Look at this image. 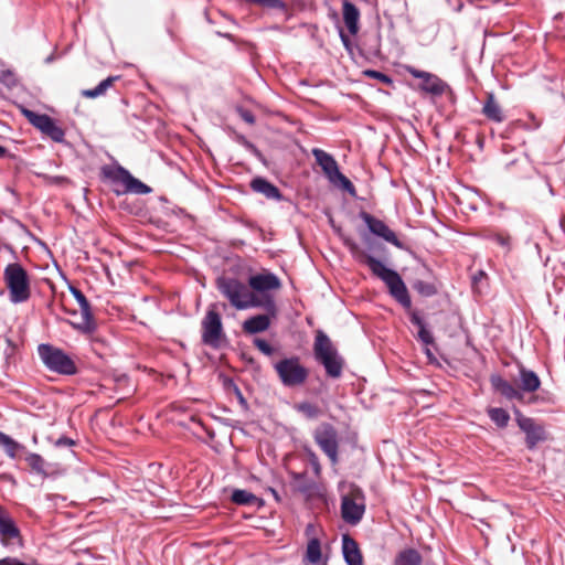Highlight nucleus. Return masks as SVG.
<instances>
[{
	"label": "nucleus",
	"mask_w": 565,
	"mask_h": 565,
	"mask_svg": "<svg viewBox=\"0 0 565 565\" xmlns=\"http://www.w3.org/2000/svg\"><path fill=\"white\" fill-rule=\"evenodd\" d=\"M343 244L350 250L352 257L360 264L369 267L371 273L380 278L387 287L390 295L405 309L412 308V299L407 287L401 275L384 265V263L374 256L367 254L352 238H344Z\"/></svg>",
	"instance_id": "f257e3e1"
},
{
	"label": "nucleus",
	"mask_w": 565,
	"mask_h": 565,
	"mask_svg": "<svg viewBox=\"0 0 565 565\" xmlns=\"http://www.w3.org/2000/svg\"><path fill=\"white\" fill-rule=\"evenodd\" d=\"M216 288L237 310L259 308L274 315L275 301L268 297H258L250 291L248 282L245 284L236 277L220 276L216 279Z\"/></svg>",
	"instance_id": "f03ea898"
},
{
	"label": "nucleus",
	"mask_w": 565,
	"mask_h": 565,
	"mask_svg": "<svg viewBox=\"0 0 565 565\" xmlns=\"http://www.w3.org/2000/svg\"><path fill=\"white\" fill-rule=\"evenodd\" d=\"M519 387L514 386L500 374H491L489 381L493 392L500 394L507 401L516 399L522 402L524 399V393H534L540 388L541 380L534 371L526 369L522 364L519 365Z\"/></svg>",
	"instance_id": "7ed1b4c3"
},
{
	"label": "nucleus",
	"mask_w": 565,
	"mask_h": 565,
	"mask_svg": "<svg viewBox=\"0 0 565 565\" xmlns=\"http://www.w3.org/2000/svg\"><path fill=\"white\" fill-rule=\"evenodd\" d=\"M313 356L324 367L329 377H341L345 365L344 359L340 355L331 339L321 330L316 333Z\"/></svg>",
	"instance_id": "20e7f679"
},
{
	"label": "nucleus",
	"mask_w": 565,
	"mask_h": 565,
	"mask_svg": "<svg viewBox=\"0 0 565 565\" xmlns=\"http://www.w3.org/2000/svg\"><path fill=\"white\" fill-rule=\"evenodd\" d=\"M3 280L9 291L10 302L17 305L26 302L30 299V276L20 263H10L4 267Z\"/></svg>",
	"instance_id": "39448f33"
},
{
	"label": "nucleus",
	"mask_w": 565,
	"mask_h": 565,
	"mask_svg": "<svg viewBox=\"0 0 565 565\" xmlns=\"http://www.w3.org/2000/svg\"><path fill=\"white\" fill-rule=\"evenodd\" d=\"M38 354L47 370L61 375H74L77 367L73 359L62 349L49 343L38 347Z\"/></svg>",
	"instance_id": "423d86ee"
},
{
	"label": "nucleus",
	"mask_w": 565,
	"mask_h": 565,
	"mask_svg": "<svg viewBox=\"0 0 565 565\" xmlns=\"http://www.w3.org/2000/svg\"><path fill=\"white\" fill-rule=\"evenodd\" d=\"M102 174L117 195L141 193V181L132 177L130 172L121 166H104L102 168Z\"/></svg>",
	"instance_id": "0eeeda50"
},
{
	"label": "nucleus",
	"mask_w": 565,
	"mask_h": 565,
	"mask_svg": "<svg viewBox=\"0 0 565 565\" xmlns=\"http://www.w3.org/2000/svg\"><path fill=\"white\" fill-rule=\"evenodd\" d=\"M312 154L316 159V162L320 166L324 175L333 185L341 188L345 192H348L351 196L356 195V190L353 183L340 171L338 162L328 152L322 149L315 148L312 149Z\"/></svg>",
	"instance_id": "6e6552de"
},
{
	"label": "nucleus",
	"mask_w": 565,
	"mask_h": 565,
	"mask_svg": "<svg viewBox=\"0 0 565 565\" xmlns=\"http://www.w3.org/2000/svg\"><path fill=\"white\" fill-rule=\"evenodd\" d=\"M281 384L286 387L301 386L309 376V371L300 363L298 356L285 358L274 364Z\"/></svg>",
	"instance_id": "1a4fd4ad"
},
{
	"label": "nucleus",
	"mask_w": 565,
	"mask_h": 565,
	"mask_svg": "<svg viewBox=\"0 0 565 565\" xmlns=\"http://www.w3.org/2000/svg\"><path fill=\"white\" fill-rule=\"evenodd\" d=\"M515 423L521 431L525 434L526 448L533 450L540 443L547 439V434L543 425L534 418L525 416L516 406L512 407Z\"/></svg>",
	"instance_id": "9d476101"
},
{
	"label": "nucleus",
	"mask_w": 565,
	"mask_h": 565,
	"mask_svg": "<svg viewBox=\"0 0 565 565\" xmlns=\"http://www.w3.org/2000/svg\"><path fill=\"white\" fill-rule=\"evenodd\" d=\"M224 337L221 315L215 303L211 305L202 320V342L211 348L218 349Z\"/></svg>",
	"instance_id": "9b49d317"
},
{
	"label": "nucleus",
	"mask_w": 565,
	"mask_h": 565,
	"mask_svg": "<svg viewBox=\"0 0 565 565\" xmlns=\"http://www.w3.org/2000/svg\"><path fill=\"white\" fill-rule=\"evenodd\" d=\"M248 286L250 291L258 297H268L275 301L274 296L269 292L273 290H279L281 288V280L276 274L264 270L262 273L250 275L248 277Z\"/></svg>",
	"instance_id": "f8f14e48"
},
{
	"label": "nucleus",
	"mask_w": 565,
	"mask_h": 565,
	"mask_svg": "<svg viewBox=\"0 0 565 565\" xmlns=\"http://www.w3.org/2000/svg\"><path fill=\"white\" fill-rule=\"evenodd\" d=\"M313 438L320 449L329 457L330 461L335 465L338 462V434L335 428L328 423L319 426L315 433Z\"/></svg>",
	"instance_id": "ddd939ff"
},
{
	"label": "nucleus",
	"mask_w": 565,
	"mask_h": 565,
	"mask_svg": "<svg viewBox=\"0 0 565 565\" xmlns=\"http://www.w3.org/2000/svg\"><path fill=\"white\" fill-rule=\"evenodd\" d=\"M0 542L4 546H23L21 531L11 513L0 504Z\"/></svg>",
	"instance_id": "4468645a"
},
{
	"label": "nucleus",
	"mask_w": 565,
	"mask_h": 565,
	"mask_svg": "<svg viewBox=\"0 0 565 565\" xmlns=\"http://www.w3.org/2000/svg\"><path fill=\"white\" fill-rule=\"evenodd\" d=\"M70 292L73 295L81 308L82 319L79 322H72L71 324L76 329L85 333L95 331L96 323L93 317L92 307L85 295L75 286H68Z\"/></svg>",
	"instance_id": "2eb2a0df"
},
{
	"label": "nucleus",
	"mask_w": 565,
	"mask_h": 565,
	"mask_svg": "<svg viewBox=\"0 0 565 565\" xmlns=\"http://www.w3.org/2000/svg\"><path fill=\"white\" fill-rule=\"evenodd\" d=\"M359 216L373 235L383 238L385 242L391 243L399 249L405 248L404 244L397 238L394 231H392L382 220L376 218L365 211H361Z\"/></svg>",
	"instance_id": "dca6fc26"
},
{
	"label": "nucleus",
	"mask_w": 565,
	"mask_h": 565,
	"mask_svg": "<svg viewBox=\"0 0 565 565\" xmlns=\"http://www.w3.org/2000/svg\"><path fill=\"white\" fill-rule=\"evenodd\" d=\"M361 501L358 498L344 495L341 499V516L348 524L356 525L363 519L365 513L364 498L361 495Z\"/></svg>",
	"instance_id": "f3484780"
},
{
	"label": "nucleus",
	"mask_w": 565,
	"mask_h": 565,
	"mask_svg": "<svg viewBox=\"0 0 565 565\" xmlns=\"http://www.w3.org/2000/svg\"><path fill=\"white\" fill-rule=\"evenodd\" d=\"M290 488L295 493H299L305 500H311L318 492V483L308 477L307 472L290 471Z\"/></svg>",
	"instance_id": "a211bd4d"
},
{
	"label": "nucleus",
	"mask_w": 565,
	"mask_h": 565,
	"mask_svg": "<svg viewBox=\"0 0 565 565\" xmlns=\"http://www.w3.org/2000/svg\"><path fill=\"white\" fill-rule=\"evenodd\" d=\"M278 313L277 305L275 303L274 315L265 311L263 315H256L243 322V330L248 334H256L266 331L270 327V319L276 318Z\"/></svg>",
	"instance_id": "6ab92c4d"
},
{
	"label": "nucleus",
	"mask_w": 565,
	"mask_h": 565,
	"mask_svg": "<svg viewBox=\"0 0 565 565\" xmlns=\"http://www.w3.org/2000/svg\"><path fill=\"white\" fill-rule=\"evenodd\" d=\"M342 553L347 565H363L359 545L349 534L342 536Z\"/></svg>",
	"instance_id": "aec40b11"
},
{
	"label": "nucleus",
	"mask_w": 565,
	"mask_h": 565,
	"mask_svg": "<svg viewBox=\"0 0 565 565\" xmlns=\"http://www.w3.org/2000/svg\"><path fill=\"white\" fill-rule=\"evenodd\" d=\"M250 189L254 192L262 193L266 199L281 201L284 199L280 190L267 179L256 177L250 181Z\"/></svg>",
	"instance_id": "412c9836"
},
{
	"label": "nucleus",
	"mask_w": 565,
	"mask_h": 565,
	"mask_svg": "<svg viewBox=\"0 0 565 565\" xmlns=\"http://www.w3.org/2000/svg\"><path fill=\"white\" fill-rule=\"evenodd\" d=\"M420 90L431 96L438 97L446 93L452 94L450 86L437 75L419 84Z\"/></svg>",
	"instance_id": "4be33fe9"
},
{
	"label": "nucleus",
	"mask_w": 565,
	"mask_h": 565,
	"mask_svg": "<svg viewBox=\"0 0 565 565\" xmlns=\"http://www.w3.org/2000/svg\"><path fill=\"white\" fill-rule=\"evenodd\" d=\"M342 14L345 26L351 34H356L359 31L360 11L355 4L349 0L342 3Z\"/></svg>",
	"instance_id": "5701e85b"
},
{
	"label": "nucleus",
	"mask_w": 565,
	"mask_h": 565,
	"mask_svg": "<svg viewBox=\"0 0 565 565\" xmlns=\"http://www.w3.org/2000/svg\"><path fill=\"white\" fill-rule=\"evenodd\" d=\"M482 114L487 119L494 122H502L504 120L502 108L497 102L493 93L487 94V98L482 106Z\"/></svg>",
	"instance_id": "b1692460"
},
{
	"label": "nucleus",
	"mask_w": 565,
	"mask_h": 565,
	"mask_svg": "<svg viewBox=\"0 0 565 565\" xmlns=\"http://www.w3.org/2000/svg\"><path fill=\"white\" fill-rule=\"evenodd\" d=\"M409 320H411L412 324H414L415 327L418 328V332H417L418 340L426 347L434 345L435 344L434 335L427 329L426 322L419 316V313L417 311H412L409 315Z\"/></svg>",
	"instance_id": "393cba45"
},
{
	"label": "nucleus",
	"mask_w": 565,
	"mask_h": 565,
	"mask_svg": "<svg viewBox=\"0 0 565 565\" xmlns=\"http://www.w3.org/2000/svg\"><path fill=\"white\" fill-rule=\"evenodd\" d=\"M423 557L420 553L413 547L404 548L397 553L394 565H420Z\"/></svg>",
	"instance_id": "a878e982"
},
{
	"label": "nucleus",
	"mask_w": 565,
	"mask_h": 565,
	"mask_svg": "<svg viewBox=\"0 0 565 565\" xmlns=\"http://www.w3.org/2000/svg\"><path fill=\"white\" fill-rule=\"evenodd\" d=\"M0 446L4 449L6 455L11 459H15L19 451L25 450V447L22 444L15 441L12 437L2 431H0Z\"/></svg>",
	"instance_id": "bb28decb"
},
{
	"label": "nucleus",
	"mask_w": 565,
	"mask_h": 565,
	"mask_svg": "<svg viewBox=\"0 0 565 565\" xmlns=\"http://www.w3.org/2000/svg\"><path fill=\"white\" fill-rule=\"evenodd\" d=\"M168 203V199L166 195H160L158 196L157 201L156 202H152L150 199H148L147 201H143V220L147 217V221L149 223H156V218L150 214V210H153V211H166L167 210V206L166 204Z\"/></svg>",
	"instance_id": "cd10ccee"
},
{
	"label": "nucleus",
	"mask_w": 565,
	"mask_h": 565,
	"mask_svg": "<svg viewBox=\"0 0 565 565\" xmlns=\"http://www.w3.org/2000/svg\"><path fill=\"white\" fill-rule=\"evenodd\" d=\"M231 500L233 503L244 507L255 505L259 501V499L254 493L244 489L233 490Z\"/></svg>",
	"instance_id": "c85d7f7f"
},
{
	"label": "nucleus",
	"mask_w": 565,
	"mask_h": 565,
	"mask_svg": "<svg viewBox=\"0 0 565 565\" xmlns=\"http://www.w3.org/2000/svg\"><path fill=\"white\" fill-rule=\"evenodd\" d=\"M487 414L498 428H505L510 422V414L502 407H489Z\"/></svg>",
	"instance_id": "c756f323"
},
{
	"label": "nucleus",
	"mask_w": 565,
	"mask_h": 565,
	"mask_svg": "<svg viewBox=\"0 0 565 565\" xmlns=\"http://www.w3.org/2000/svg\"><path fill=\"white\" fill-rule=\"evenodd\" d=\"M25 461L32 471H34L38 475H41L42 477H47V472L45 470L46 463L41 455L36 452H28L25 456Z\"/></svg>",
	"instance_id": "7c9ffc66"
},
{
	"label": "nucleus",
	"mask_w": 565,
	"mask_h": 565,
	"mask_svg": "<svg viewBox=\"0 0 565 565\" xmlns=\"http://www.w3.org/2000/svg\"><path fill=\"white\" fill-rule=\"evenodd\" d=\"M118 79V76H109L103 79L96 87L92 89H84L82 95L87 98H96L106 93V90L113 85V83Z\"/></svg>",
	"instance_id": "2f4dec72"
},
{
	"label": "nucleus",
	"mask_w": 565,
	"mask_h": 565,
	"mask_svg": "<svg viewBox=\"0 0 565 565\" xmlns=\"http://www.w3.org/2000/svg\"><path fill=\"white\" fill-rule=\"evenodd\" d=\"M23 115L29 120V122L34 126L36 129H39L41 132H43V129L46 127V125L50 122L52 117H50L46 114H38L33 110L24 109Z\"/></svg>",
	"instance_id": "473e14b6"
},
{
	"label": "nucleus",
	"mask_w": 565,
	"mask_h": 565,
	"mask_svg": "<svg viewBox=\"0 0 565 565\" xmlns=\"http://www.w3.org/2000/svg\"><path fill=\"white\" fill-rule=\"evenodd\" d=\"M306 558L311 564H318L321 561V543L318 537L309 540L306 551Z\"/></svg>",
	"instance_id": "72a5a7b5"
},
{
	"label": "nucleus",
	"mask_w": 565,
	"mask_h": 565,
	"mask_svg": "<svg viewBox=\"0 0 565 565\" xmlns=\"http://www.w3.org/2000/svg\"><path fill=\"white\" fill-rule=\"evenodd\" d=\"M414 290L422 297L429 298L438 292V289L434 282L425 280H415L413 284Z\"/></svg>",
	"instance_id": "f704fd0d"
},
{
	"label": "nucleus",
	"mask_w": 565,
	"mask_h": 565,
	"mask_svg": "<svg viewBox=\"0 0 565 565\" xmlns=\"http://www.w3.org/2000/svg\"><path fill=\"white\" fill-rule=\"evenodd\" d=\"M45 136L51 138L55 142H64L65 140V131L63 128L56 125L55 120L52 118L46 127L43 129Z\"/></svg>",
	"instance_id": "c9c22d12"
},
{
	"label": "nucleus",
	"mask_w": 565,
	"mask_h": 565,
	"mask_svg": "<svg viewBox=\"0 0 565 565\" xmlns=\"http://www.w3.org/2000/svg\"><path fill=\"white\" fill-rule=\"evenodd\" d=\"M295 408L308 419H315L320 415V408L310 402L298 403Z\"/></svg>",
	"instance_id": "e433bc0d"
},
{
	"label": "nucleus",
	"mask_w": 565,
	"mask_h": 565,
	"mask_svg": "<svg viewBox=\"0 0 565 565\" xmlns=\"http://www.w3.org/2000/svg\"><path fill=\"white\" fill-rule=\"evenodd\" d=\"M364 75L367 76V77H371V78H374V79H377L386 85H392L393 84V79L391 76H388L387 74L383 73V72H380V71H375V70H366L364 71Z\"/></svg>",
	"instance_id": "4c0bfd02"
},
{
	"label": "nucleus",
	"mask_w": 565,
	"mask_h": 565,
	"mask_svg": "<svg viewBox=\"0 0 565 565\" xmlns=\"http://www.w3.org/2000/svg\"><path fill=\"white\" fill-rule=\"evenodd\" d=\"M254 345L265 355L271 356L275 353V348H273L266 340L260 338H255L253 341Z\"/></svg>",
	"instance_id": "58836bf2"
},
{
	"label": "nucleus",
	"mask_w": 565,
	"mask_h": 565,
	"mask_svg": "<svg viewBox=\"0 0 565 565\" xmlns=\"http://www.w3.org/2000/svg\"><path fill=\"white\" fill-rule=\"evenodd\" d=\"M235 141L237 143H239L241 146H243L246 150L255 153V154H259V151L258 149L256 148V146L250 142L244 135L242 134H236L235 137H234Z\"/></svg>",
	"instance_id": "ea45409f"
},
{
	"label": "nucleus",
	"mask_w": 565,
	"mask_h": 565,
	"mask_svg": "<svg viewBox=\"0 0 565 565\" xmlns=\"http://www.w3.org/2000/svg\"><path fill=\"white\" fill-rule=\"evenodd\" d=\"M490 239L492 242H494L495 244H498V245L502 246L503 248H505L507 252H509L511 249L510 236L509 235L497 233V234L491 235Z\"/></svg>",
	"instance_id": "a19ab883"
},
{
	"label": "nucleus",
	"mask_w": 565,
	"mask_h": 565,
	"mask_svg": "<svg viewBox=\"0 0 565 565\" xmlns=\"http://www.w3.org/2000/svg\"><path fill=\"white\" fill-rule=\"evenodd\" d=\"M236 113L239 115V117L245 122H247L249 125H254L255 124L256 118H255V115L250 110H248V109H246V108H244L242 106H238V107H236Z\"/></svg>",
	"instance_id": "79ce46f5"
},
{
	"label": "nucleus",
	"mask_w": 565,
	"mask_h": 565,
	"mask_svg": "<svg viewBox=\"0 0 565 565\" xmlns=\"http://www.w3.org/2000/svg\"><path fill=\"white\" fill-rule=\"evenodd\" d=\"M0 565H40L36 562L26 563L18 557L7 556L0 559Z\"/></svg>",
	"instance_id": "37998d69"
},
{
	"label": "nucleus",
	"mask_w": 565,
	"mask_h": 565,
	"mask_svg": "<svg viewBox=\"0 0 565 565\" xmlns=\"http://www.w3.org/2000/svg\"><path fill=\"white\" fill-rule=\"evenodd\" d=\"M54 445L57 448L71 447V446L75 445V440H73L72 438L66 437V436H61L60 438L56 439Z\"/></svg>",
	"instance_id": "c03bdc74"
},
{
	"label": "nucleus",
	"mask_w": 565,
	"mask_h": 565,
	"mask_svg": "<svg viewBox=\"0 0 565 565\" xmlns=\"http://www.w3.org/2000/svg\"><path fill=\"white\" fill-rule=\"evenodd\" d=\"M309 459H310V465H311L316 476H319L320 471H321V467H320L319 459H318L317 455L312 451H309Z\"/></svg>",
	"instance_id": "a18cd8bd"
},
{
	"label": "nucleus",
	"mask_w": 565,
	"mask_h": 565,
	"mask_svg": "<svg viewBox=\"0 0 565 565\" xmlns=\"http://www.w3.org/2000/svg\"><path fill=\"white\" fill-rule=\"evenodd\" d=\"M411 74L413 77L422 79V82H425L435 75V74L428 73L426 71H420V70H415V68L411 71Z\"/></svg>",
	"instance_id": "49530a36"
},
{
	"label": "nucleus",
	"mask_w": 565,
	"mask_h": 565,
	"mask_svg": "<svg viewBox=\"0 0 565 565\" xmlns=\"http://www.w3.org/2000/svg\"><path fill=\"white\" fill-rule=\"evenodd\" d=\"M531 124H526V127L530 129H537L541 126V121L536 119L533 115H530Z\"/></svg>",
	"instance_id": "de8ad7c7"
},
{
	"label": "nucleus",
	"mask_w": 565,
	"mask_h": 565,
	"mask_svg": "<svg viewBox=\"0 0 565 565\" xmlns=\"http://www.w3.org/2000/svg\"><path fill=\"white\" fill-rule=\"evenodd\" d=\"M425 353L427 355V359L430 363L437 362L436 356L433 354L431 350L429 348H426Z\"/></svg>",
	"instance_id": "09e8293b"
},
{
	"label": "nucleus",
	"mask_w": 565,
	"mask_h": 565,
	"mask_svg": "<svg viewBox=\"0 0 565 565\" xmlns=\"http://www.w3.org/2000/svg\"><path fill=\"white\" fill-rule=\"evenodd\" d=\"M486 276L487 275L483 270H479L477 274L473 275L472 281L476 284L477 281H479L481 278H483Z\"/></svg>",
	"instance_id": "8fccbe9b"
},
{
	"label": "nucleus",
	"mask_w": 565,
	"mask_h": 565,
	"mask_svg": "<svg viewBox=\"0 0 565 565\" xmlns=\"http://www.w3.org/2000/svg\"><path fill=\"white\" fill-rule=\"evenodd\" d=\"M8 153V150L7 148H4L3 146H0V158H4Z\"/></svg>",
	"instance_id": "3c124183"
},
{
	"label": "nucleus",
	"mask_w": 565,
	"mask_h": 565,
	"mask_svg": "<svg viewBox=\"0 0 565 565\" xmlns=\"http://www.w3.org/2000/svg\"><path fill=\"white\" fill-rule=\"evenodd\" d=\"M151 192H152V189L149 185H147L146 183H143V194H148Z\"/></svg>",
	"instance_id": "603ef678"
},
{
	"label": "nucleus",
	"mask_w": 565,
	"mask_h": 565,
	"mask_svg": "<svg viewBox=\"0 0 565 565\" xmlns=\"http://www.w3.org/2000/svg\"><path fill=\"white\" fill-rule=\"evenodd\" d=\"M54 60H55L54 54H51V55H49V56L44 60V62H45L46 64H49V63H52Z\"/></svg>",
	"instance_id": "864d4df0"
},
{
	"label": "nucleus",
	"mask_w": 565,
	"mask_h": 565,
	"mask_svg": "<svg viewBox=\"0 0 565 565\" xmlns=\"http://www.w3.org/2000/svg\"><path fill=\"white\" fill-rule=\"evenodd\" d=\"M340 36H341V40L343 42L344 45H348V42H349V39L347 35H344L342 32L340 33Z\"/></svg>",
	"instance_id": "5fc2aeb1"
},
{
	"label": "nucleus",
	"mask_w": 565,
	"mask_h": 565,
	"mask_svg": "<svg viewBox=\"0 0 565 565\" xmlns=\"http://www.w3.org/2000/svg\"><path fill=\"white\" fill-rule=\"evenodd\" d=\"M312 529H313V525H312V524H308V525H307V529H306V532H309V531H310V530H312Z\"/></svg>",
	"instance_id": "6e6d98bb"
},
{
	"label": "nucleus",
	"mask_w": 565,
	"mask_h": 565,
	"mask_svg": "<svg viewBox=\"0 0 565 565\" xmlns=\"http://www.w3.org/2000/svg\"><path fill=\"white\" fill-rule=\"evenodd\" d=\"M514 163H515V160H512L511 162H509V163L507 164V169H510V167H511L512 164H514Z\"/></svg>",
	"instance_id": "4d7b16f0"
},
{
	"label": "nucleus",
	"mask_w": 565,
	"mask_h": 565,
	"mask_svg": "<svg viewBox=\"0 0 565 565\" xmlns=\"http://www.w3.org/2000/svg\"><path fill=\"white\" fill-rule=\"evenodd\" d=\"M143 86H147L148 88H151L150 84L143 83Z\"/></svg>",
	"instance_id": "13d9d810"
},
{
	"label": "nucleus",
	"mask_w": 565,
	"mask_h": 565,
	"mask_svg": "<svg viewBox=\"0 0 565 565\" xmlns=\"http://www.w3.org/2000/svg\"><path fill=\"white\" fill-rule=\"evenodd\" d=\"M9 345H12V341L10 339L7 340Z\"/></svg>",
	"instance_id": "bf43d9fd"
}]
</instances>
